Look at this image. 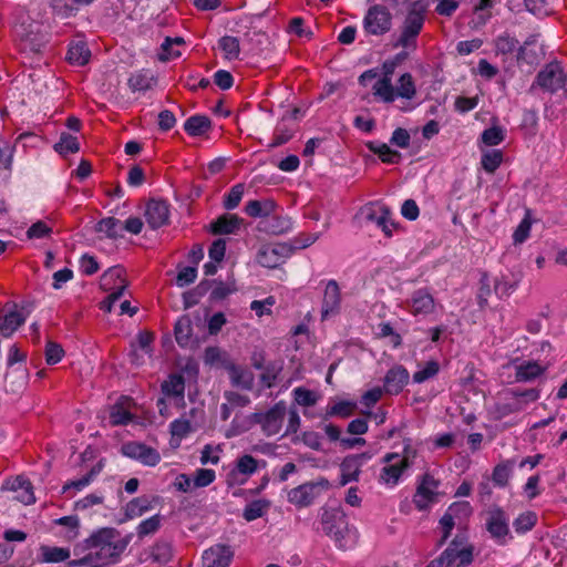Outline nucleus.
Masks as SVG:
<instances>
[{
  "mask_svg": "<svg viewBox=\"0 0 567 567\" xmlns=\"http://www.w3.org/2000/svg\"><path fill=\"white\" fill-rule=\"evenodd\" d=\"M410 309L414 316H427L435 309L433 296L425 289L414 291L410 299Z\"/></svg>",
  "mask_w": 567,
  "mask_h": 567,
  "instance_id": "22",
  "label": "nucleus"
},
{
  "mask_svg": "<svg viewBox=\"0 0 567 567\" xmlns=\"http://www.w3.org/2000/svg\"><path fill=\"white\" fill-rule=\"evenodd\" d=\"M223 449L220 445L206 444L200 452V463L203 465H216L220 461Z\"/></svg>",
  "mask_w": 567,
  "mask_h": 567,
  "instance_id": "60",
  "label": "nucleus"
},
{
  "mask_svg": "<svg viewBox=\"0 0 567 567\" xmlns=\"http://www.w3.org/2000/svg\"><path fill=\"white\" fill-rule=\"evenodd\" d=\"M365 146L373 154H377L383 163L398 164L401 161V153L390 148L385 143L371 141Z\"/></svg>",
  "mask_w": 567,
  "mask_h": 567,
  "instance_id": "30",
  "label": "nucleus"
},
{
  "mask_svg": "<svg viewBox=\"0 0 567 567\" xmlns=\"http://www.w3.org/2000/svg\"><path fill=\"white\" fill-rule=\"evenodd\" d=\"M295 401L301 406H313L317 403V395L311 390L298 386L292 391Z\"/></svg>",
  "mask_w": 567,
  "mask_h": 567,
  "instance_id": "61",
  "label": "nucleus"
},
{
  "mask_svg": "<svg viewBox=\"0 0 567 567\" xmlns=\"http://www.w3.org/2000/svg\"><path fill=\"white\" fill-rule=\"evenodd\" d=\"M233 557L230 546L216 544L203 553V567H229Z\"/></svg>",
  "mask_w": 567,
  "mask_h": 567,
  "instance_id": "16",
  "label": "nucleus"
},
{
  "mask_svg": "<svg viewBox=\"0 0 567 567\" xmlns=\"http://www.w3.org/2000/svg\"><path fill=\"white\" fill-rule=\"evenodd\" d=\"M162 524V516L159 514H155L144 520H142L136 527V534L140 538H144L146 536L155 534Z\"/></svg>",
  "mask_w": 567,
  "mask_h": 567,
  "instance_id": "49",
  "label": "nucleus"
},
{
  "mask_svg": "<svg viewBox=\"0 0 567 567\" xmlns=\"http://www.w3.org/2000/svg\"><path fill=\"white\" fill-rule=\"evenodd\" d=\"M115 538L116 532L114 528H101L93 533L85 540L87 554L80 559L70 560L68 563L69 567H105L114 564L123 550V546Z\"/></svg>",
  "mask_w": 567,
  "mask_h": 567,
  "instance_id": "1",
  "label": "nucleus"
},
{
  "mask_svg": "<svg viewBox=\"0 0 567 567\" xmlns=\"http://www.w3.org/2000/svg\"><path fill=\"white\" fill-rule=\"evenodd\" d=\"M218 47L223 51L225 59L231 61L239 58L240 44L238 38L225 35L219 39Z\"/></svg>",
  "mask_w": 567,
  "mask_h": 567,
  "instance_id": "43",
  "label": "nucleus"
},
{
  "mask_svg": "<svg viewBox=\"0 0 567 567\" xmlns=\"http://www.w3.org/2000/svg\"><path fill=\"white\" fill-rule=\"evenodd\" d=\"M410 373L400 364L392 367L384 375L383 388L385 393L391 395L399 394L409 383Z\"/></svg>",
  "mask_w": 567,
  "mask_h": 567,
  "instance_id": "17",
  "label": "nucleus"
},
{
  "mask_svg": "<svg viewBox=\"0 0 567 567\" xmlns=\"http://www.w3.org/2000/svg\"><path fill=\"white\" fill-rule=\"evenodd\" d=\"M355 408L357 404L354 402L340 401L328 408L327 416H340L346 419L353 414Z\"/></svg>",
  "mask_w": 567,
  "mask_h": 567,
  "instance_id": "59",
  "label": "nucleus"
},
{
  "mask_svg": "<svg viewBox=\"0 0 567 567\" xmlns=\"http://www.w3.org/2000/svg\"><path fill=\"white\" fill-rule=\"evenodd\" d=\"M523 274L520 270L512 271L511 278L502 275L496 278L494 281V291L499 298L508 297L512 295L518 287L522 281Z\"/></svg>",
  "mask_w": 567,
  "mask_h": 567,
  "instance_id": "25",
  "label": "nucleus"
},
{
  "mask_svg": "<svg viewBox=\"0 0 567 567\" xmlns=\"http://www.w3.org/2000/svg\"><path fill=\"white\" fill-rule=\"evenodd\" d=\"M100 472V465L92 467V470L81 478L66 482L62 487V492L66 494L71 489L82 491L93 482V480L99 475Z\"/></svg>",
  "mask_w": 567,
  "mask_h": 567,
  "instance_id": "41",
  "label": "nucleus"
},
{
  "mask_svg": "<svg viewBox=\"0 0 567 567\" xmlns=\"http://www.w3.org/2000/svg\"><path fill=\"white\" fill-rule=\"evenodd\" d=\"M286 414V403L279 401L266 412L252 413L250 421L259 424L265 435L272 436L280 432Z\"/></svg>",
  "mask_w": 567,
  "mask_h": 567,
  "instance_id": "6",
  "label": "nucleus"
},
{
  "mask_svg": "<svg viewBox=\"0 0 567 567\" xmlns=\"http://www.w3.org/2000/svg\"><path fill=\"white\" fill-rule=\"evenodd\" d=\"M518 43L519 42L515 37L508 33H504L495 39V51L496 53H501L504 55L509 54L517 49Z\"/></svg>",
  "mask_w": 567,
  "mask_h": 567,
  "instance_id": "52",
  "label": "nucleus"
},
{
  "mask_svg": "<svg viewBox=\"0 0 567 567\" xmlns=\"http://www.w3.org/2000/svg\"><path fill=\"white\" fill-rule=\"evenodd\" d=\"M340 484L342 486L351 482H357L361 473L360 463L357 461V458L347 456L343 458L340 465Z\"/></svg>",
  "mask_w": 567,
  "mask_h": 567,
  "instance_id": "31",
  "label": "nucleus"
},
{
  "mask_svg": "<svg viewBox=\"0 0 567 567\" xmlns=\"http://www.w3.org/2000/svg\"><path fill=\"white\" fill-rule=\"evenodd\" d=\"M154 501H156V498L151 499L147 496H140V497L133 498L125 506L126 517L132 519V518L142 516L146 512L153 509Z\"/></svg>",
  "mask_w": 567,
  "mask_h": 567,
  "instance_id": "33",
  "label": "nucleus"
},
{
  "mask_svg": "<svg viewBox=\"0 0 567 567\" xmlns=\"http://www.w3.org/2000/svg\"><path fill=\"white\" fill-rule=\"evenodd\" d=\"M132 413L124 406L123 401L115 403L110 411V422L112 425H124L132 420Z\"/></svg>",
  "mask_w": 567,
  "mask_h": 567,
  "instance_id": "51",
  "label": "nucleus"
},
{
  "mask_svg": "<svg viewBox=\"0 0 567 567\" xmlns=\"http://www.w3.org/2000/svg\"><path fill=\"white\" fill-rule=\"evenodd\" d=\"M54 524L68 528L66 538L74 539L79 534L80 519L76 515L63 516L54 520Z\"/></svg>",
  "mask_w": 567,
  "mask_h": 567,
  "instance_id": "62",
  "label": "nucleus"
},
{
  "mask_svg": "<svg viewBox=\"0 0 567 567\" xmlns=\"http://www.w3.org/2000/svg\"><path fill=\"white\" fill-rule=\"evenodd\" d=\"M363 27L369 34H384L391 30L392 14L384 6H372L364 16Z\"/></svg>",
  "mask_w": 567,
  "mask_h": 567,
  "instance_id": "8",
  "label": "nucleus"
},
{
  "mask_svg": "<svg viewBox=\"0 0 567 567\" xmlns=\"http://www.w3.org/2000/svg\"><path fill=\"white\" fill-rule=\"evenodd\" d=\"M277 204L272 199L264 200H249L245 206V213L252 218H265L267 219L275 213Z\"/></svg>",
  "mask_w": 567,
  "mask_h": 567,
  "instance_id": "27",
  "label": "nucleus"
},
{
  "mask_svg": "<svg viewBox=\"0 0 567 567\" xmlns=\"http://www.w3.org/2000/svg\"><path fill=\"white\" fill-rule=\"evenodd\" d=\"M153 561L158 564H167L173 556V549L171 544L166 542H158L156 543L150 554Z\"/></svg>",
  "mask_w": 567,
  "mask_h": 567,
  "instance_id": "50",
  "label": "nucleus"
},
{
  "mask_svg": "<svg viewBox=\"0 0 567 567\" xmlns=\"http://www.w3.org/2000/svg\"><path fill=\"white\" fill-rule=\"evenodd\" d=\"M537 523V515L534 512H524L513 522L514 530L519 534H526L532 530Z\"/></svg>",
  "mask_w": 567,
  "mask_h": 567,
  "instance_id": "47",
  "label": "nucleus"
},
{
  "mask_svg": "<svg viewBox=\"0 0 567 567\" xmlns=\"http://www.w3.org/2000/svg\"><path fill=\"white\" fill-rule=\"evenodd\" d=\"M455 507H462L466 511H470V508H471L470 503H467V502L460 503V504H453L452 506H450L449 511L440 519V527L442 529V538L439 542V546H442L447 540V538L451 535L452 529L454 528L455 522H454L453 515L451 514V511H453Z\"/></svg>",
  "mask_w": 567,
  "mask_h": 567,
  "instance_id": "36",
  "label": "nucleus"
},
{
  "mask_svg": "<svg viewBox=\"0 0 567 567\" xmlns=\"http://www.w3.org/2000/svg\"><path fill=\"white\" fill-rule=\"evenodd\" d=\"M341 306V292L339 285L336 280L331 279L327 282L322 307H321V317L322 319H327L330 316L337 315L340 310Z\"/></svg>",
  "mask_w": 567,
  "mask_h": 567,
  "instance_id": "19",
  "label": "nucleus"
},
{
  "mask_svg": "<svg viewBox=\"0 0 567 567\" xmlns=\"http://www.w3.org/2000/svg\"><path fill=\"white\" fill-rule=\"evenodd\" d=\"M440 481L431 474H424L413 495V504L419 511H427L439 502Z\"/></svg>",
  "mask_w": 567,
  "mask_h": 567,
  "instance_id": "7",
  "label": "nucleus"
},
{
  "mask_svg": "<svg viewBox=\"0 0 567 567\" xmlns=\"http://www.w3.org/2000/svg\"><path fill=\"white\" fill-rule=\"evenodd\" d=\"M474 548L456 536L441 555L431 561V567H466L473 561Z\"/></svg>",
  "mask_w": 567,
  "mask_h": 567,
  "instance_id": "4",
  "label": "nucleus"
},
{
  "mask_svg": "<svg viewBox=\"0 0 567 567\" xmlns=\"http://www.w3.org/2000/svg\"><path fill=\"white\" fill-rule=\"evenodd\" d=\"M259 462L249 454H244L237 458L235 467L229 472V481L237 484H244L249 476L258 470Z\"/></svg>",
  "mask_w": 567,
  "mask_h": 567,
  "instance_id": "18",
  "label": "nucleus"
},
{
  "mask_svg": "<svg viewBox=\"0 0 567 567\" xmlns=\"http://www.w3.org/2000/svg\"><path fill=\"white\" fill-rule=\"evenodd\" d=\"M123 276V268L111 267L102 275L100 286L104 291H116L121 284H127Z\"/></svg>",
  "mask_w": 567,
  "mask_h": 567,
  "instance_id": "29",
  "label": "nucleus"
},
{
  "mask_svg": "<svg viewBox=\"0 0 567 567\" xmlns=\"http://www.w3.org/2000/svg\"><path fill=\"white\" fill-rule=\"evenodd\" d=\"M481 138L485 145L495 146L504 141V131L498 126H492L483 131Z\"/></svg>",
  "mask_w": 567,
  "mask_h": 567,
  "instance_id": "64",
  "label": "nucleus"
},
{
  "mask_svg": "<svg viewBox=\"0 0 567 567\" xmlns=\"http://www.w3.org/2000/svg\"><path fill=\"white\" fill-rule=\"evenodd\" d=\"M485 528L498 546H506L513 540L509 527V515L499 506H493L486 512Z\"/></svg>",
  "mask_w": 567,
  "mask_h": 567,
  "instance_id": "5",
  "label": "nucleus"
},
{
  "mask_svg": "<svg viewBox=\"0 0 567 567\" xmlns=\"http://www.w3.org/2000/svg\"><path fill=\"white\" fill-rule=\"evenodd\" d=\"M399 453H386L381 462L384 466L380 471L379 483L388 487H394L399 484L403 473L408 467L399 460Z\"/></svg>",
  "mask_w": 567,
  "mask_h": 567,
  "instance_id": "12",
  "label": "nucleus"
},
{
  "mask_svg": "<svg viewBox=\"0 0 567 567\" xmlns=\"http://www.w3.org/2000/svg\"><path fill=\"white\" fill-rule=\"evenodd\" d=\"M216 478V473L210 468H198L195 471L193 482L195 488L206 487L210 485Z\"/></svg>",
  "mask_w": 567,
  "mask_h": 567,
  "instance_id": "63",
  "label": "nucleus"
},
{
  "mask_svg": "<svg viewBox=\"0 0 567 567\" xmlns=\"http://www.w3.org/2000/svg\"><path fill=\"white\" fill-rule=\"evenodd\" d=\"M293 252L288 244H270L260 247L257 254V262L266 268H276L284 264Z\"/></svg>",
  "mask_w": 567,
  "mask_h": 567,
  "instance_id": "10",
  "label": "nucleus"
},
{
  "mask_svg": "<svg viewBox=\"0 0 567 567\" xmlns=\"http://www.w3.org/2000/svg\"><path fill=\"white\" fill-rule=\"evenodd\" d=\"M319 495V485L315 483H305L292 488L288 493V501L299 507H306L313 503Z\"/></svg>",
  "mask_w": 567,
  "mask_h": 567,
  "instance_id": "21",
  "label": "nucleus"
},
{
  "mask_svg": "<svg viewBox=\"0 0 567 567\" xmlns=\"http://www.w3.org/2000/svg\"><path fill=\"white\" fill-rule=\"evenodd\" d=\"M90 56L86 43L79 41L69 45L66 59L71 64L82 66L89 62Z\"/></svg>",
  "mask_w": 567,
  "mask_h": 567,
  "instance_id": "34",
  "label": "nucleus"
},
{
  "mask_svg": "<svg viewBox=\"0 0 567 567\" xmlns=\"http://www.w3.org/2000/svg\"><path fill=\"white\" fill-rule=\"evenodd\" d=\"M198 427L199 421L187 419V416L176 419L169 424L172 435L178 439L186 437L188 434L195 432Z\"/></svg>",
  "mask_w": 567,
  "mask_h": 567,
  "instance_id": "35",
  "label": "nucleus"
},
{
  "mask_svg": "<svg viewBox=\"0 0 567 567\" xmlns=\"http://www.w3.org/2000/svg\"><path fill=\"white\" fill-rule=\"evenodd\" d=\"M503 162V153L499 150H491L482 155V166L487 173H494Z\"/></svg>",
  "mask_w": 567,
  "mask_h": 567,
  "instance_id": "54",
  "label": "nucleus"
},
{
  "mask_svg": "<svg viewBox=\"0 0 567 567\" xmlns=\"http://www.w3.org/2000/svg\"><path fill=\"white\" fill-rule=\"evenodd\" d=\"M567 72L564 71L557 61L548 63L538 72L535 83L544 91L555 93L563 89Z\"/></svg>",
  "mask_w": 567,
  "mask_h": 567,
  "instance_id": "11",
  "label": "nucleus"
},
{
  "mask_svg": "<svg viewBox=\"0 0 567 567\" xmlns=\"http://www.w3.org/2000/svg\"><path fill=\"white\" fill-rule=\"evenodd\" d=\"M399 65V59L386 60L382 64V78L379 79L372 90L373 94L384 103L395 101V90L392 84V75Z\"/></svg>",
  "mask_w": 567,
  "mask_h": 567,
  "instance_id": "9",
  "label": "nucleus"
},
{
  "mask_svg": "<svg viewBox=\"0 0 567 567\" xmlns=\"http://www.w3.org/2000/svg\"><path fill=\"white\" fill-rule=\"evenodd\" d=\"M244 192H245V186L244 184H236L234 185L229 192L224 196V207L227 209V210H233L235 209L243 196H244Z\"/></svg>",
  "mask_w": 567,
  "mask_h": 567,
  "instance_id": "56",
  "label": "nucleus"
},
{
  "mask_svg": "<svg viewBox=\"0 0 567 567\" xmlns=\"http://www.w3.org/2000/svg\"><path fill=\"white\" fill-rule=\"evenodd\" d=\"M162 392L168 396L174 398L178 402H184L185 381L179 374H171L162 385Z\"/></svg>",
  "mask_w": 567,
  "mask_h": 567,
  "instance_id": "28",
  "label": "nucleus"
},
{
  "mask_svg": "<svg viewBox=\"0 0 567 567\" xmlns=\"http://www.w3.org/2000/svg\"><path fill=\"white\" fill-rule=\"evenodd\" d=\"M79 150L78 137L66 132H62L59 142L54 144V151L62 156L76 153Z\"/></svg>",
  "mask_w": 567,
  "mask_h": 567,
  "instance_id": "39",
  "label": "nucleus"
},
{
  "mask_svg": "<svg viewBox=\"0 0 567 567\" xmlns=\"http://www.w3.org/2000/svg\"><path fill=\"white\" fill-rule=\"evenodd\" d=\"M440 371V364L431 360L425 363L423 368L414 372L413 374V381L415 383H423L432 378H434Z\"/></svg>",
  "mask_w": 567,
  "mask_h": 567,
  "instance_id": "58",
  "label": "nucleus"
},
{
  "mask_svg": "<svg viewBox=\"0 0 567 567\" xmlns=\"http://www.w3.org/2000/svg\"><path fill=\"white\" fill-rule=\"evenodd\" d=\"M121 221L114 217H107L101 219L96 226L95 230L97 233H103L110 238H116L118 234Z\"/></svg>",
  "mask_w": 567,
  "mask_h": 567,
  "instance_id": "57",
  "label": "nucleus"
},
{
  "mask_svg": "<svg viewBox=\"0 0 567 567\" xmlns=\"http://www.w3.org/2000/svg\"><path fill=\"white\" fill-rule=\"evenodd\" d=\"M243 224V218L237 215L224 214L210 224V231L215 235H234Z\"/></svg>",
  "mask_w": 567,
  "mask_h": 567,
  "instance_id": "24",
  "label": "nucleus"
},
{
  "mask_svg": "<svg viewBox=\"0 0 567 567\" xmlns=\"http://www.w3.org/2000/svg\"><path fill=\"white\" fill-rule=\"evenodd\" d=\"M262 229L274 235H280L288 233L292 228L291 219L281 216H270L268 219L261 223Z\"/></svg>",
  "mask_w": 567,
  "mask_h": 567,
  "instance_id": "38",
  "label": "nucleus"
},
{
  "mask_svg": "<svg viewBox=\"0 0 567 567\" xmlns=\"http://www.w3.org/2000/svg\"><path fill=\"white\" fill-rule=\"evenodd\" d=\"M322 530L339 548L352 547L358 538L357 529L349 526L347 515L340 507L324 508L321 514Z\"/></svg>",
  "mask_w": 567,
  "mask_h": 567,
  "instance_id": "2",
  "label": "nucleus"
},
{
  "mask_svg": "<svg viewBox=\"0 0 567 567\" xmlns=\"http://www.w3.org/2000/svg\"><path fill=\"white\" fill-rule=\"evenodd\" d=\"M33 309V303L27 302L21 306V310H18V306L14 303L12 309L9 310L3 317H0V333L4 338L11 337L14 331L21 327L30 312Z\"/></svg>",
  "mask_w": 567,
  "mask_h": 567,
  "instance_id": "13",
  "label": "nucleus"
},
{
  "mask_svg": "<svg viewBox=\"0 0 567 567\" xmlns=\"http://www.w3.org/2000/svg\"><path fill=\"white\" fill-rule=\"evenodd\" d=\"M212 122L208 116L193 115L184 123L185 132L190 136H200L209 131Z\"/></svg>",
  "mask_w": 567,
  "mask_h": 567,
  "instance_id": "32",
  "label": "nucleus"
},
{
  "mask_svg": "<svg viewBox=\"0 0 567 567\" xmlns=\"http://www.w3.org/2000/svg\"><path fill=\"white\" fill-rule=\"evenodd\" d=\"M146 223L152 229L161 228L169 221V205L163 199H150L145 209Z\"/></svg>",
  "mask_w": 567,
  "mask_h": 567,
  "instance_id": "15",
  "label": "nucleus"
},
{
  "mask_svg": "<svg viewBox=\"0 0 567 567\" xmlns=\"http://www.w3.org/2000/svg\"><path fill=\"white\" fill-rule=\"evenodd\" d=\"M27 372L25 370H11L7 372L4 383L6 388L13 393L20 392L27 384Z\"/></svg>",
  "mask_w": 567,
  "mask_h": 567,
  "instance_id": "42",
  "label": "nucleus"
},
{
  "mask_svg": "<svg viewBox=\"0 0 567 567\" xmlns=\"http://www.w3.org/2000/svg\"><path fill=\"white\" fill-rule=\"evenodd\" d=\"M230 379L235 386H240L245 390H250L254 384V378L251 373L238 368H233L230 370Z\"/></svg>",
  "mask_w": 567,
  "mask_h": 567,
  "instance_id": "55",
  "label": "nucleus"
},
{
  "mask_svg": "<svg viewBox=\"0 0 567 567\" xmlns=\"http://www.w3.org/2000/svg\"><path fill=\"white\" fill-rule=\"evenodd\" d=\"M193 332L192 320L188 316H182L175 323L174 333L177 343L186 347L190 342Z\"/></svg>",
  "mask_w": 567,
  "mask_h": 567,
  "instance_id": "37",
  "label": "nucleus"
},
{
  "mask_svg": "<svg viewBox=\"0 0 567 567\" xmlns=\"http://www.w3.org/2000/svg\"><path fill=\"white\" fill-rule=\"evenodd\" d=\"M269 506L270 503L266 499L252 501L249 504H247L246 507L244 508L243 517L247 522H252L257 518L262 517L266 514Z\"/></svg>",
  "mask_w": 567,
  "mask_h": 567,
  "instance_id": "44",
  "label": "nucleus"
},
{
  "mask_svg": "<svg viewBox=\"0 0 567 567\" xmlns=\"http://www.w3.org/2000/svg\"><path fill=\"white\" fill-rule=\"evenodd\" d=\"M381 214H392V212L386 205L379 202L368 203L360 209V216L367 223H373Z\"/></svg>",
  "mask_w": 567,
  "mask_h": 567,
  "instance_id": "45",
  "label": "nucleus"
},
{
  "mask_svg": "<svg viewBox=\"0 0 567 567\" xmlns=\"http://www.w3.org/2000/svg\"><path fill=\"white\" fill-rule=\"evenodd\" d=\"M121 451L123 455L146 466H155L161 461V455L155 449L140 442H127L122 445Z\"/></svg>",
  "mask_w": 567,
  "mask_h": 567,
  "instance_id": "14",
  "label": "nucleus"
},
{
  "mask_svg": "<svg viewBox=\"0 0 567 567\" xmlns=\"http://www.w3.org/2000/svg\"><path fill=\"white\" fill-rule=\"evenodd\" d=\"M395 90V99L402 97L412 100L416 95V87L414 80L410 73H404L400 76Z\"/></svg>",
  "mask_w": 567,
  "mask_h": 567,
  "instance_id": "40",
  "label": "nucleus"
},
{
  "mask_svg": "<svg viewBox=\"0 0 567 567\" xmlns=\"http://www.w3.org/2000/svg\"><path fill=\"white\" fill-rule=\"evenodd\" d=\"M156 79L151 70L142 69L131 74L127 85L132 92H145L153 87Z\"/></svg>",
  "mask_w": 567,
  "mask_h": 567,
  "instance_id": "26",
  "label": "nucleus"
},
{
  "mask_svg": "<svg viewBox=\"0 0 567 567\" xmlns=\"http://www.w3.org/2000/svg\"><path fill=\"white\" fill-rule=\"evenodd\" d=\"M509 367L515 371V382L522 383L533 382L537 378L542 377L546 371V368L536 361L519 362L518 360H515L511 362Z\"/></svg>",
  "mask_w": 567,
  "mask_h": 567,
  "instance_id": "20",
  "label": "nucleus"
},
{
  "mask_svg": "<svg viewBox=\"0 0 567 567\" xmlns=\"http://www.w3.org/2000/svg\"><path fill=\"white\" fill-rule=\"evenodd\" d=\"M429 6V0H415L409 6L398 44L409 48L414 43L423 28Z\"/></svg>",
  "mask_w": 567,
  "mask_h": 567,
  "instance_id": "3",
  "label": "nucleus"
},
{
  "mask_svg": "<svg viewBox=\"0 0 567 567\" xmlns=\"http://www.w3.org/2000/svg\"><path fill=\"white\" fill-rule=\"evenodd\" d=\"M42 561L61 563L70 558V549L63 547L41 546Z\"/></svg>",
  "mask_w": 567,
  "mask_h": 567,
  "instance_id": "46",
  "label": "nucleus"
},
{
  "mask_svg": "<svg viewBox=\"0 0 567 567\" xmlns=\"http://www.w3.org/2000/svg\"><path fill=\"white\" fill-rule=\"evenodd\" d=\"M513 468V462L507 461L506 463L497 464L492 474V480L495 485L505 487L508 483Z\"/></svg>",
  "mask_w": 567,
  "mask_h": 567,
  "instance_id": "53",
  "label": "nucleus"
},
{
  "mask_svg": "<svg viewBox=\"0 0 567 567\" xmlns=\"http://www.w3.org/2000/svg\"><path fill=\"white\" fill-rule=\"evenodd\" d=\"M7 488L16 492V498L25 505H30L35 502L32 484L23 476H17L13 480L8 481Z\"/></svg>",
  "mask_w": 567,
  "mask_h": 567,
  "instance_id": "23",
  "label": "nucleus"
},
{
  "mask_svg": "<svg viewBox=\"0 0 567 567\" xmlns=\"http://www.w3.org/2000/svg\"><path fill=\"white\" fill-rule=\"evenodd\" d=\"M235 291L236 286L234 281L224 282L221 280H214L209 299L210 301H221Z\"/></svg>",
  "mask_w": 567,
  "mask_h": 567,
  "instance_id": "48",
  "label": "nucleus"
}]
</instances>
